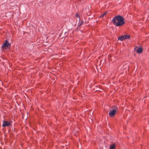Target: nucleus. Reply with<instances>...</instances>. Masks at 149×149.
Segmentation results:
<instances>
[{"label": "nucleus", "instance_id": "nucleus-1", "mask_svg": "<svg viewBox=\"0 0 149 149\" xmlns=\"http://www.w3.org/2000/svg\"><path fill=\"white\" fill-rule=\"evenodd\" d=\"M124 18L121 16L117 15L115 16L112 19L113 24L116 26L123 25L124 24Z\"/></svg>", "mask_w": 149, "mask_h": 149}, {"label": "nucleus", "instance_id": "nucleus-2", "mask_svg": "<svg viewBox=\"0 0 149 149\" xmlns=\"http://www.w3.org/2000/svg\"><path fill=\"white\" fill-rule=\"evenodd\" d=\"M10 44L8 42L7 40H6L5 42L3 44L2 47L5 49H8L10 47Z\"/></svg>", "mask_w": 149, "mask_h": 149}, {"label": "nucleus", "instance_id": "nucleus-3", "mask_svg": "<svg viewBox=\"0 0 149 149\" xmlns=\"http://www.w3.org/2000/svg\"><path fill=\"white\" fill-rule=\"evenodd\" d=\"M11 124V122L4 120L3 121L2 126L3 127H8Z\"/></svg>", "mask_w": 149, "mask_h": 149}, {"label": "nucleus", "instance_id": "nucleus-4", "mask_svg": "<svg viewBox=\"0 0 149 149\" xmlns=\"http://www.w3.org/2000/svg\"><path fill=\"white\" fill-rule=\"evenodd\" d=\"M116 112L114 110H111L109 111V116L111 117H113L114 116Z\"/></svg>", "mask_w": 149, "mask_h": 149}, {"label": "nucleus", "instance_id": "nucleus-5", "mask_svg": "<svg viewBox=\"0 0 149 149\" xmlns=\"http://www.w3.org/2000/svg\"><path fill=\"white\" fill-rule=\"evenodd\" d=\"M116 147V144L115 143H112L109 146V148L110 149H115Z\"/></svg>", "mask_w": 149, "mask_h": 149}, {"label": "nucleus", "instance_id": "nucleus-6", "mask_svg": "<svg viewBox=\"0 0 149 149\" xmlns=\"http://www.w3.org/2000/svg\"><path fill=\"white\" fill-rule=\"evenodd\" d=\"M112 110H114L115 111L117 112L118 110V108L116 106H113L111 107Z\"/></svg>", "mask_w": 149, "mask_h": 149}, {"label": "nucleus", "instance_id": "nucleus-7", "mask_svg": "<svg viewBox=\"0 0 149 149\" xmlns=\"http://www.w3.org/2000/svg\"><path fill=\"white\" fill-rule=\"evenodd\" d=\"M118 39L120 40H123L125 39L124 36H122L118 37Z\"/></svg>", "mask_w": 149, "mask_h": 149}, {"label": "nucleus", "instance_id": "nucleus-8", "mask_svg": "<svg viewBox=\"0 0 149 149\" xmlns=\"http://www.w3.org/2000/svg\"><path fill=\"white\" fill-rule=\"evenodd\" d=\"M143 51L142 49L141 48H139L137 49V51L138 53H141Z\"/></svg>", "mask_w": 149, "mask_h": 149}, {"label": "nucleus", "instance_id": "nucleus-9", "mask_svg": "<svg viewBox=\"0 0 149 149\" xmlns=\"http://www.w3.org/2000/svg\"><path fill=\"white\" fill-rule=\"evenodd\" d=\"M124 36V38H125V39H128L130 37V36L129 35H125Z\"/></svg>", "mask_w": 149, "mask_h": 149}, {"label": "nucleus", "instance_id": "nucleus-10", "mask_svg": "<svg viewBox=\"0 0 149 149\" xmlns=\"http://www.w3.org/2000/svg\"><path fill=\"white\" fill-rule=\"evenodd\" d=\"M107 12H105L103 14V16H104L105 15H106V14H107Z\"/></svg>", "mask_w": 149, "mask_h": 149}, {"label": "nucleus", "instance_id": "nucleus-11", "mask_svg": "<svg viewBox=\"0 0 149 149\" xmlns=\"http://www.w3.org/2000/svg\"><path fill=\"white\" fill-rule=\"evenodd\" d=\"M83 23V22H81V23L79 25V26H80V25H82Z\"/></svg>", "mask_w": 149, "mask_h": 149}, {"label": "nucleus", "instance_id": "nucleus-12", "mask_svg": "<svg viewBox=\"0 0 149 149\" xmlns=\"http://www.w3.org/2000/svg\"><path fill=\"white\" fill-rule=\"evenodd\" d=\"M103 16V14L102 15H101V16H100V17H103V16Z\"/></svg>", "mask_w": 149, "mask_h": 149}]
</instances>
